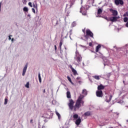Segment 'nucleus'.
I'll list each match as a JSON object with an SVG mask.
<instances>
[{
	"mask_svg": "<svg viewBox=\"0 0 128 128\" xmlns=\"http://www.w3.org/2000/svg\"><path fill=\"white\" fill-rule=\"evenodd\" d=\"M100 48H102L100 44H98V46H96V52H98V50H100Z\"/></svg>",
	"mask_w": 128,
	"mask_h": 128,
	"instance_id": "nucleus-12",
	"label": "nucleus"
},
{
	"mask_svg": "<svg viewBox=\"0 0 128 128\" xmlns=\"http://www.w3.org/2000/svg\"><path fill=\"white\" fill-rule=\"evenodd\" d=\"M8 104V98H6L4 99V104Z\"/></svg>",
	"mask_w": 128,
	"mask_h": 128,
	"instance_id": "nucleus-29",
	"label": "nucleus"
},
{
	"mask_svg": "<svg viewBox=\"0 0 128 128\" xmlns=\"http://www.w3.org/2000/svg\"><path fill=\"white\" fill-rule=\"evenodd\" d=\"M12 42H14V38L12 39Z\"/></svg>",
	"mask_w": 128,
	"mask_h": 128,
	"instance_id": "nucleus-43",
	"label": "nucleus"
},
{
	"mask_svg": "<svg viewBox=\"0 0 128 128\" xmlns=\"http://www.w3.org/2000/svg\"><path fill=\"white\" fill-rule=\"evenodd\" d=\"M82 94H85V96H86V94H88V92L86 91V90L84 89L82 91Z\"/></svg>",
	"mask_w": 128,
	"mask_h": 128,
	"instance_id": "nucleus-15",
	"label": "nucleus"
},
{
	"mask_svg": "<svg viewBox=\"0 0 128 128\" xmlns=\"http://www.w3.org/2000/svg\"><path fill=\"white\" fill-rule=\"evenodd\" d=\"M2 11V2H0V12Z\"/></svg>",
	"mask_w": 128,
	"mask_h": 128,
	"instance_id": "nucleus-34",
	"label": "nucleus"
},
{
	"mask_svg": "<svg viewBox=\"0 0 128 128\" xmlns=\"http://www.w3.org/2000/svg\"><path fill=\"white\" fill-rule=\"evenodd\" d=\"M44 94H46V89H44L43 90Z\"/></svg>",
	"mask_w": 128,
	"mask_h": 128,
	"instance_id": "nucleus-41",
	"label": "nucleus"
},
{
	"mask_svg": "<svg viewBox=\"0 0 128 128\" xmlns=\"http://www.w3.org/2000/svg\"><path fill=\"white\" fill-rule=\"evenodd\" d=\"M89 46H92V42H90L89 43Z\"/></svg>",
	"mask_w": 128,
	"mask_h": 128,
	"instance_id": "nucleus-37",
	"label": "nucleus"
},
{
	"mask_svg": "<svg viewBox=\"0 0 128 128\" xmlns=\"http://www.w3.org/2000/svg\"><path fill=\"white\" fill-rule=\"evenodd\" d=\"M32 12H34V14H36V10H34V8H32Z\"/></svg>",
	"mask_w": 128,
	"mask_h": 128,
	"instance_id": "nucleus-33",
	"label": "nucleus"
},
{
	"mask_svg": "<svg viewBox=\"0 0 128 128\" xmlns=\"http://www.w3.org/2000/svg\"><path fill=\"white\" fill-rule=\"evenodd\" d=\"M118 18H120V17L118 16H112L110 18L109 20L112 22H118Z\"/></svg>",
	"mask_w": 128,
	"mask_h": 128,
	"instance_id": "nucleus-6",
	"label": "nucleus"
},
{
	"mask_svg": "<svg viewBox=\"0 0 128 128\" xmlns=\"http://www.w3.org/2000/svg\"><path fill=\"white\" fill-rule=\"evenodd\" d=\"M112 96H110L109 97V99H108V98H106V102H110L112 100Z\"/></svg>",
	"mask_w": 128,
	"mask_h": 128,
	"instance_id": "nucleus-14",
	"label": "nucleus"
},
{
	"mask_svg": "<svg viewBox=\"0 0 128 128\" xmlns=\"http://www.w3.org/2000/svg\"><path fill=\"white\" fill-rule=\"evenodd\" d=\"M84 116H90V112H87L84 113Z\"/></svg>",
	"mask_w": 128,
	"mask_h": 128,
	"instance_id": "nucleus-17",
	"label": "nucleus"
},
{
	"mask_svg": "<svg viewBox=\"0 0 128 128\" xmlns=\"http://www.w3.org/2000/svg\"><path fill=\"white\" fill-rule=\"evenodd\" d=\"M82 32L84 34V32H86V28H84V29H82Z\"/></svg>",
	"mask_w": 128,
	"mask_h": 128,
	"instance_id": "nucleus-38",
	"label": "nucleus"
},
{
	"mask_svg": "<svg viewBox=\"0 0 128 128\" xmlns=\"http://www.w3.org/2000/svg\"><path fill=\"white\" fill-rule=\"evenodd\" d=\"M96 96L98 98H102L104 96V93H102V90H98L96 92Z\"/></svg>",
	"mask_w": 128,
	"mask_h": 128,
	"instance_id": "nucleus-5",
	"label": "nucleus"
},
{
	"mask_svg": "<svg viewBox=\"0 0 128 128\" xmlns=\"http://www.w3.org/2000/svg\"><path fill=\"white\" fill-rule=\"evenodd\" d=\"M110 12H112V16H118V11L113 9H110Z\"/></svg>",
	"mask_w": 128,
	"mask_h": 128,
	"instance_id": "nucleus-8",
	"label": "nucleus"
},
{
	"mask_svg": "<svg viewBox=\"0 0 128 128\" xmlns=\"http://www.w3.org/2000/svg\"><path fill=\"white\" fill-rule=\"evenodd\" d=\"M70 68L72 72L73 73V74L74 76H76L78 75V72H76V70H75L74 68H72V65H70Z\"/></svg>",
	"mask_w": 128,
	"mask_h": 128,
	"instance_id": "nucleus-7",
	"label": "nucleus"
},
{
	"mask_svg": "<svg viewBox=\"0 0 128 128\" xmlns=\"http://www.w3.org/2000/svg\"><path fill=\"white\" fill-rule=\"evenodd\" d=\"M28 69V63L26 64L25 65L24 69H23V72L22 74V76H24V74H26V70Z\"/></svg>",
	"mask_w": 128,
	"mask_h": 128,
	"instance_id": "nucleus-9",
	"label": "nucleus"
},
{
	"mask_svg": "<svg viewBox=\"0 0 128 128\" xmlns=\"http://www.w3.org/2000/svg\"><path fill=\"white\" fill-rule=\"evenodd\" d=\"M30 122L31 124H32V120H30Z\"/></svg>",
	"mask_w": 128,
	"mask_h": 128,
	"instance_id": "nucleus-42",
	"label": "nucleus"
},
{
	"mask_svg": "<svg viewBox=\"0 0 128 128\" xmlns=\"http://www.w3.org/2000/svg\"><path fill=\"white\" fill-rule=\"evenodd\" d=\"M88 40V36L90 38H94V33L90 31V29H87L86 30V34L84 36Z\"/></svg>",
	"mask_w": 128,
	"mask_h": 128,
	"instance_id": "nucleus-3",
	"label": "nucleus"
},
{
	"mask_svg": "<svg viewBox=\"0 0 128 128\" xmlns=\"http://www.w3.org/2000/svg\"><path fill=\"white\" fill-rule=\"evenodd\" d=\"M54 49H55V50L56 52V45H54Z\"/></svg>",
	"mask_w": 128,
	"mask_h": 128,
	"instance_id": "nucleus-39",
	"label": "nucleus"
},
{
	"mask_svg": "<svg viewBox=\"0 0 128 128\" xmlns=\"http://www.w3.org/2000/svg\"><path fill=\"white\" fill-rule=\"evenodd\" d=\"M80 122H82V119H80V117H79L76 121L75 124L77 126H80Z\"/></svg>",
	"mask_w": 128,
	"mask_h": 128,
	"instance_id": "nucleus-10",
	"label": "nucleus"
},
{
	"mask_svg": "<svg viewBox=\"0 0 128 128\" xmlns=\"http://www.w3.org/2000/svg\"><path fill=\"white\" fill-rule=\"evenodd\" d=\"M105 20H108V22L110 21V19H108V17L105 16L104 18Z\"/></svg>",
	"mask_w": 128,
	"mask_h": 128,
	"instance_id": "nucleus-32",
	"label": "nucleus"
},
{
	"mask_svg": "<svg viewBox=\"0 0 128 128\" xmlns=\"http://www.w3.org/2000/svg\"><path fill=\"white\" fill-rule=\"evenodd\" d=\"M80 12H82V8H80Z\"/></svg>",
	"mask_w": 128,
	"mask_h": 128,
	"instance_id": "nucleus-40",
	"label": "nucleus"
},
{
	"mask_svg": "<svg viewBox=\"0 0 128 128\" xmlns=\"http://www.w3.org/2000/svg\"><path fill=\"white\" fill-rule=\"evenodd\" d=\"M74 1L71 2L70 4V8L72 6H74Z\"/></svg>",
	"mask_w": 128,
	"mask_h": 128,
	"instance_id": "nucleus-27",
	"label": "nucleus"
},
{
	"mask_svg": "<svg viewBox=\"0 0 128 128\" xmlns=\"http://www.w3.org/2000/svg\"><path fill=\"white\" fill-rule=\"evenodd\" d=\"M28 6H30V8H32V2H29L28 4Z\"/></svg>",
	"mask_w": 128,
	"mask_h": 128,
	"instance_id": "nucleus-30",
	"label": "nucleus"
},
{
	"mask_svg": "<svg viewBox=\"0 0 128 128\" xmlns=\"http://www.w3.org/2000/svg\"><path fill=\"white\" fill-rule=\"evenodd\" d=\"M26 88H30V82H27L26 84L25 85Z\"/></svg>",
	"mask_w": 128,
	"mask_h": 128,
	"instance_id": "nucleus-23",
	"label": "nucleus"
},
{
	"mask_svg": "<svg viewBox=\"0 0 128 128\" xmlns=\"http://www.w3.org/2000/svg\"><path fill=\"white\" fill-rule=\"evenodd\" d=\"M128 20V18L126 17H125L124 18V22H126Z\"/></svg>",
	"mask_w": 128,
	"mask_h": 128,
	"instance_id": "nucleus-25",
	"label": "nucleus"
},
{
	"mask_svg": "<svg viewBox=\"0 0 128 128\" xmlns=\"http://www.w3.org/2000/svg\"><path fill=\"white\" fill-rule=\"evenodd\" d=\"M67 78L68 80L70 82H71V84H72V78H70V76H68Z\"/></svg>",
	"mask_w": 128,
	"mask_h": 128,
	"instance_id": "nucleus-22",
	"label": "nucleus"
},
{
	"mask_svg": "<svg viewBox=\"0 0 128 128\" xmlns=\"http://www.w3.org/2000/svg\"><path fill=\"white\" fill-rule=\"evenodd\" d=\"M32 6H33V8H36V10H38V6L36 5V4H33Z\"/></svg>",
	"mask_w": 128,
	"mask_h": 128,
	"instance_id": "nucleus-28",
	"label": "nucleus"
},
{
	"mask_svg": "<svg viewBox=\"0 0 128 128\" xmlns=\"http://www.w3.org/2000/svg\"><path fill=\"white\" fill-rule=\"evenodd\" d=\"M28 16H30V15H28Z\"/></svg>",
	"mask_w": 128,
	"mask_h": 128,
	"instance_id": "nucleus-46",
	"label": "nucleus"
},
{
	"mask_svg": "<svg viewBox=\"0 0 128 128\" xmlns=\"http://www.w3.org/2000/svg\"><path fill=\"white\" fill-rule=\"evenodd\" d=\"M102 12V8L98 9L97 12L98 14H100Z\"/></svg>",
	"mask_w": 128,
	"mask_h": 128,
	"instance_id": "nucleus-16",
	"label": "nucleus"
},
{
	"mask_svg": "<svg viewBox=\"0 0 128 128\" xmlns=\"http://www.w3.org/2000/svg\"><path fill=\"white\" fill-rule=\"evenodd\" d=\"M38 80H39V82H40V84L42 83V78L40 77V74L39 73L38 74Z\"/></svg>",
	"mask_w": 128,
	"mask_h": 128,
	"instance_id": "nucleus-21",
	"label": "nucleus"
},
{
	"mask_svg": "<svg viewBox=\"0 0 128 128\" xmlns=\"http://www.w3.org/2000/svg\"><path fill=\"white\" fill-rule=\"evenodd\" d=\"M66 97L68 98H72V96H70V91L67 92Z\"/></svg>",
	"mask_w": 128,
	"mask_h": 128,
	"instance_id": "nucleus-13",
	"label": "nucleus"
},
{
	"mask_svg": "<svg viewBox=\"0 0 128 128\" xmlns=\"http://www.w3.org/2000/svg\"><path fill=\"white\" fill-rule=\"evenodd\" d=\"M82 56L80 54H78V52H76V56L74 57V60H76L77 62H74V64L76 66H78V64H80V62H82Z\"/></svg>",
	"mask_w": 128,
	"mask_h": 128,
	"instance_id": "nucleus-2",
	"label": "nucleus"
},
{
	"mask_svg": "<svg viewBox=\"0 0 128 128\" xmlns=\"http://www.w3.org/2000/svg\"><path fill=\"white\" fill-rule=\"evenodd\" d=\"M10 36H12L10 35V36H9V38H8V40H12V38H10Z\"/></svg>",
	"mask_w": 128,
	"mask_h": 128,
	"instance_id": "nucleus-36",
	"label": "nucleus"
},
{
	"mask_svg": "<svg viewBox=\"0 0 128 128\" xmlns=\"http://www.w3.org/2000/svg\"><path fill=\"white\" fill-rule=\"evenodd\" d=\"M123 82L124 83V81H123Z\"/></svg>",
	"mask_w": 128,
	"mask_h": 128,
	"instance_id": "nucleus-44",
	"label": "nucleus"
},
{
	"mask_svg": "<svg viewBox=\"0 0 128 128\" xmlns=\"http://www.w3.org/2000/svg\"><path fill=\"white\" fill-rule=\"evenodd\" d=\"M82 14L83 16H86V12H82Z\"/></svg>",
	"mask_w": 128,
	"mask_h": 128,
	"instance_id": "nucleus-35",
	"label": "nucleus"
},
{
	"mask_svg": "<svg viewBox=\"0 0 128 128\" xmlns=\"http://www.w3.org/2000/svg\"><path fill=\"white\" fill-rule=\"evenodd\" d=\"M114 4L116 6H124V0H114Z\"/></svg>",
	"mask_w": 128,
	"mask_h": 128,
	"instance_id": "nucleus-4",
	"label": "nucleus"
},
{
	"mask_svg": "<svg viewBox=\"0 0 128 128\" xmlns=\"http://www.w3.org/2000/svg\"><path fill=\"white\" fill-rule=\"evenodd\" d=\"M23 10L24 12H28V7H24L23 8Z\"/></svg>",
	"mask_w": 128,
	"mask_h": 128,
	"instance_id": "nucleus-20",
	"label": "nucleus"
},
{
	"mask_svg": "<svg viewBox=\"0 0 128 128\" xmlns=\"http://www.w3.org/2000/svg\"><path fill=\"white\" fill-rule=\"evenodd\" d=\"M62 41H60V48L62 50Z\"/></svg>",
	"mask_w": 128,
	"mask_h": 128,
	"instance_id": "nucleus-26",
	"label": "nucleus"
},
{
	"mask_svg": "<svg viewBox=\"0 0 128 128\" xmlns=\"http://www.w3.org/2000/svg\"><path fill=\"white\" fill-rule=\"evenodd\" d=\"M93 78H95V80H100V76H93Z\"/></svg>",
	"mask_w": 128,
	"mask_h": 128,
	"instance_id": "nucleus-18",
	"label": "nucleus"
},
{
	"mask_svg": "<svg viewBox=\"0 0 128 128\" xmlns=\"http://www.w3.org/2000/svg\"><path fill=\"white\" fill-rule=\"evenodd\" d=\"M124 16H128V12H126L125 14H124Z\"/></svg>",
	"mask_w": 128,
	"mask_h": 128,
	"instance_id": "nucleus-31",
	"label": "nucleus"
},
{
	"mask_svg": "<svg viewBox=\"0 0 128 128\" xmlns=\"http://www.w3.org/2000/svg\"><path fill=\"white\" fill-rule=\"evenodd\" d=\"M127 122H128V120H127Z\"/></svg>",
	"mask_w": 128,
	"mask_h": 128,
	"instance_id": "nucleus-45",
	"label": "nucleus"
},
{
	"mask_svg": "<svg viewBox=\"0 0 128 128\" xmlns=\"http://www.w3.org/2000/svg\"><path fill=\"white\" fill-rule=\"evenodd\" d=\"M56 114L57 116H58V118H60V113H58L56 110Z\"/></svg>",
	"mask_w": 128,
	"mask_h": 128,
	"instance_id": "nucleus-24",
	"label": "nucleus"
},
{
	"mask_svg": "<svg viewBox=\"0 0 128 128\" xmlns=\"http://www.w3.org/2000/svg\"><path fill=\"white\" fill-rule=\"evenodd\" d=\"M73 118H74L75 120H76V118H78V114H74L73 116Z\"/></svg>",
	"mask_w": 128,
	"mask_h": 128,
	"instance_id": "nucleus-19",
	"label": "nucleus"
},
{
	"mask_svg": "<svg viewBox=\"0 0 128 128\" xmlns=\"http://www.w3.org/2000/svg\"><path fill=\"white\" fill-rule=\"evenodd\" d=\"M104 86L102 85V84H100V85L98 86V90H104Z\"/></svg>",
	"mask_w": 128,
	"mask_h": 128,
	"instance_id": "nucleus-11",
	"label": "nucleus"
},
{
	"mask_svg": "<svg viewBox=\"0 0 128 128\" xmlns=\"http://www.w3.org/2000/svg\"><path fill=\"white\" fill-rule=\"evenodd\" d=\"M84 98V96L82 94H80L78 96V100H76V102L74 106V101L72 99L69 100V103L68 104V106L70 110H73L74 112H76L78 110H80V108L82 106H83L84 104V101L82 100V98Z\"/></svg>",
	"mask_w": 128,
	"mask_h": 128,
	"instance_id": "nucleus-1",
	"label": "nucleus"
}]
</instances>
